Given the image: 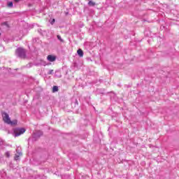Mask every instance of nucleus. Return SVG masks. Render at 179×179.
<instances>
[{
    "mask_svg": "<svg viewBox=\"0 0 179 179\" xmlns=\"http://www.w3.org/2000/svg\"><path fill=\"white\" fill-rule=\"evenodd\" d=\"M43 135V131L38 130L36 133H34V138H40V136H42Z\"/></svg>",
    "mask_w": 179,
    "mask_h": 179,
    "instance_id": "obj_5",
    "label": "nucleus"
},
{
    "mask_svg": "<svg viewBox=\"0 0 179 179\" xmlns=\"http://www.w3.org/2000/svg\"><path fill=\"white\" fill-rule=\"evenodd\" d=\"M4 155L6 157H10V152L9 151H6Z\"/></svg>",
    "mask_w": 179,
    "mask_h": 179,
    "instance_id": "obj_13",
    "label": "nucleus"
},
{
    "mask_svg": "<svg viewBox=\"0 0 179 179\" xmlns=\"http://www.w3.org/2000/svg\"><path fill=\"white\" fill-rule=\"evenodd\" d=\"M7 6H8V8H12V7L13 6V2H12V1L8 2V3H7Z\"/></svg>",
    "mask_w": 179,
    "mask_h": 179,
    "instance_id": "obj_12",
    "label": "nucleus"
},
{
    "mask_svg": "<svg viewBox=\"0 0 179 179\" xmlns=\"http://www.w3.org/2000/svg\"><path fill=\"white\" fill-rule=\"evenodd\" d=\"M17 2L19 1V0H15Z\"/></svg>",
    "mask_w": 179,
    "mask_h": 179,
    "instance_id": "obj_20",
    "label": "nucleus"
},
{
    "mask_svg": "<svg viewBox=\"0 0 179 179\" xmlns=\"http://www.w3.org/2000/svg\"><path fill=\"white\" fill-rule=\"evenodd\" d=\"M35 179H47V177H45V176L44 175H42V176L37 175Z\"/></svg>",
    "mask_w": 179,
    "mask_h": 179,
    "instance_id": "obj_7",
    "label": "nucleus"
},
{
    "mask_svg": "<svg viewBox=\"0 0 179 179\" xmlns=\"http://www.w3.org/2000/svg\"><path fill=\"white\" fill-rule=\"evenodd\" d=\"M15 54L18 58H21L22 59L26 58V50L22 48H18L15 51Z\"/></svg>",
    "mask_w": 179,
    "mask_h": 179,
    "instance_id": "obj_1",
    "label": "nucleus"
},
{
    "mask_svg": "<svg viewBox=\"0 0 179 179\" xmlns=\"http://www.w3.org/2000/svg\"><path fill=\"white\" fill-rule=\"evenodd\" d=\"M88 5H89V6H94V5H96V3L92 1H90L88 2Z\"/></svg>",
    "mask_w": 179,
    "mask_h": 179,
    "instance_id": "obj_11",
    "label": "nucleus"
},
{
    "mask_svg": "<svg viewBox=\"0 0 179 179\" xmlns=\"http://www.w3.org/2000/svg\"><path fill=\"white\" fill-rule=\"evenodd\" d=\"M77 54H78L79 57H83V50H82V49H78Z\"/></svg>",
    "mask_w": 179,
    "mask_h": 179,
    "instance_id": "obj_8",
    "label": "nucleus"
},
{
    "mask_svg": "<svg viewBox=\"0 0 179 179\" xmlns=\"http://www.w3.org/2000/svg\"><path fill=\"white\" fill-rule=\"evenodd\" d=\"M47 59H48V61H49V62H54V61H55L57 59V57L55 56L52 55H49L47 57Z\"/></svg>",
    "mask_w": 179,
    "mask_h": 179,
    "instance_id": "obj_4",
    "label": "nucleus"
},
{
    "mask_svg": "<svg viewBox=\"0 0 179 179\" xmlns=\"http://www.w3.org/2000/svg\"><path fill=\"white\" fill-rule=\"evenodd\" d=\"M3 40L4 41H6L8 43V41H6L7 40L6 38H5Z\"/></svg>",
    "mask_w": 179,
    "mask_h": 179,
    "instance_id": "obj_19",
    "label": "nucleus"
},
{
    "mask_svg": "<svg viewBox=\"0 0 179 179\" xmlns=\"http://www.w3.org/2000/svg\"><path fill=\"white\" fill-rule=\"evenodd\" d=\"M3 24L4 26H8V22H3Z\"/></svg>",
    "mask_w": 179,
    "mask_h": 179,
    "instance_id": "obj_18",
    "label": "nucleus"
},
{
    "mask_svg": "<svg viewBox=\"0 0 179 179\" xmlns=\"http://www.w3.org/2000/svg\"><path fill=\"white\" fill-rule=\"evenodd\" d=\"M24 132H26V129H24L23 128L16 129L14 131V136L15 138L17 136H20V135H23V134H24Z\"/></svg>",
    "mask_w": 179,
    "mask_h": 179,
    "instance_id": "obj_2",
    "label": "nucleus"
},
{
    "mask_svg": "<svg viewBox=\"0 0 179 179\" xmlns=\"http://www.w3.org/2000/svg\"><path fill=\"white\" fill-rule=\"evenodd\" d=\"M3 145H5V141L0 138V146H3Z\"/></svg>",
    "mask_w": 179,
    "mask_h": 179,
    "instance_id": "obj_15",
    "label": "nucleus"
},
{
    "mask_svg": "<svg viewBox=\"0 0 179 179\" xmlns=\"http://www.w3.org/2000/svg\"><path fill=\"white\" fill-rule=\"evenodd\" d=\"M52 73H54V70H49L48 72V75H52Z\"/></svg>",
    "mask_w": 179,
    "mask_h": 179,
    "instance_id": "obj_16",
    "label": "nucleus"
},
{
    "mask_svg": "<svg viewBox=\"0 0 179 179\" xmlns=\"http://www.w3.org/2000/svg\"><path fill=\"white\" fill-rule=\"evenodd\" d=\"M52 92H53V93L58 92V86H57V85L53 86Z\"/></svg>",
    "mask_w": 179,
    "mask_h": 179,
    "instance_id": "obj_10",
    "label": "nucleus"
},
{
    "mask_svg": "<svg viewBox=\"0 0 179 179\" xmlns=\"http://www.w3.org/2000/svg\"><path fill=\"white\" fill-rule=\"evenodd\" d=\"M50 23L51 24H54V23H55V19H52Z\"/></svg>",
    "mask_w": 179,
    "mask_h": 179,
    "instance_id": "obj_17",
    "label": "nucleus"
},
{
    "mask_svg": "<svg viewBox=\"0 0 179 179\" xmlns=\"http://www.w3.org/2000/svg\"><path fill=\"white\" fill-rule=\"evenodd\" d=\"M0 36H1V32H0Z\"/></svg>",
    "mask_w": 179,
    "mask_h": 179,
    "instance_id": "obj_21",
    "label": "nucleus"
},
{
    "mask_svg": "<svg viewBox=\"0 0 179 179\" xmlns=\"http://www.w3.org/2000/svg\"><path fill=\"white\" fill-rule=\"evenodd\" d=\"M57 39L59 40L61 43H64V40L62 39V38H61V36L57 35Z\"/></svg>",
    "mask_w": 179,
    "mask_h": 179,
    "instance_id": "obj_14",
    "label": "nucleus"
},
{
    "mask_svg": "<svg viewBox=\"0 0 179 179\" xmlns=\"http://www.w3.org/2000/svg\"><path fill=\"white\" fill-rule=\"evenodd\" d=\"M2 117H3V120L4 121V122H6V124H9V122H10V117H9V115H8V113L5 112L3 113Z\"/></svg>",
    "mask_w": 179,
    "mask_h": 179,
    "instance_id": "obj_3",
    "label": "nucleus"
},
{
    "mask_svg": "<svg viewBox=\"0 0 179 179\" xmlns=\"http://www.w3.org/2000/svg\"><path fill=\"white\" fill-rule=\"evenodd\" d=\"M9 125H16L17 124V121L16 120H10V122L8 123Z\"/></svg>",
    "mask_w": 179,
    "mask_h": 179,
    "instance_id": "obj_9",
    "label": "nucleus"
},
{
    "mask_svg": "<svg viewBox=\"0 0 179 179\" xmlns=\"http://www.w3.org/2000/svg\"><path fill=\"white\" fill-rule=\"evenodd\" d=\"M16 152L17 154L15 155V160H19V157L20 155H22V152H19V150H16Z\"/></svg>",
    "mask_w": 179,
    "mask_h": 179,
    "instance_id": "obj_6",
    "label": "nucleus"
}]
</instances>
